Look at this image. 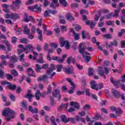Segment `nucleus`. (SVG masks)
<instances>
[{"mask_svg":"<svg viewBox=\"0 0 125 125\" xmlns=\"http://www.w3.org/2000/svg\"><path fill=\"white\" fill-rule=\"evenodd\" d=\"M51 122L52 123V125H56V122H55V119L54 117H51Z\"/></svg>","mask_w":125,"mask_h":125,"instance_id":"obj_57","label":"nucleus"},{"mask_svg":"<svg viewBox=\"0 0 125 125\" xmlns=\"http://www.w3.org/2000/svg\"><path fill=\"white\" fill-rule=\"evenodd\" d=\"M104 38L107 39V40H110L112 39V36L110 34H104L103 35Z\"/></svg>","mask_w":125,"mask_h":125,"instance_id":"obj_41","label":"nucleus"},{"mask_svg":"<svg viewBox=\"0 0 125 125\" xmlns=\"http://www.w3.org/2000/svg\"><path fill=\"white\" fill-rule=\"evenodd\" d=\"M112 95L116 98H120V92L114 89H112L111 90Z\"/></svg>","mask_w":125,"mask_h":125,"instance_id":"obj_11","label":"nucleus"},{"mask_svg":"<svg viewBox=\"0 0 125 125\" xmlns=\"http://www.w3.org/2000/svg\"><path fill=\"white\" fill-rule=\"evenodd\" d=\"M90 84L92 89L98 91V88H96L97 85H98V84L96 83L95 81H91L90 83Z\"/></svg>","mask_w":125,"mask_h":125,"instance_id":"obj_8","label":"nucleus"},{"mask_svg":"<svg viewBox=\"0 0 125 125\" xmlns=\"http://www.w3.org/2000/svg\"><path fill=\"white\" fill-rule=\"evenodd\" d=\"M61 29L62 32H66L67 31V26L62 25L61 26Z\"/></svg>","mask_w":125,"mask_h":125,"instance_id":"obj_51","label":"nucleus"},{"mask_svg":"<svg viewBox=\"0 0 125 125\" xmlns=\"http://www.w3.org/2000/svg\"><path fill=\"white\" fill-rule=\"evenodd\" d=\"M24 97L25 98H28L30 99V98H33V97H34V95H32V94H26L24 96Z\"/></svg>","mask_w":125,"mask_h":125,"instance_id":"obj_46","label":"nucleus"},{"mask_svg":"<svg viewBox=\"0 0 125 125\" xmlns=\"http://www.w3.org/2000/svg\"><path fill=\"white\" fill-rule=\"evenodd\" d=\"M40 58H41V60H37V63H40L41 64H42V63H44V62L43 61V54L42 53H40L39 55Z\"/></svg>","mask_w":125,"mask_h":125,"instance_id":"obj_20","label":"nucleus"},{"mask_svg":"<svg viewBox=\"0 0 125 125\" xmlns=\"http://www.w3.org/2000/svg\"><path fill=\"white\" fill-rule=\"evenodd\" d=\"M93 73H94V69L91 67L89 68V76H93Z\"/></svg>","mask_w":125,"mask_h":125,"instance_id":"obj_42","label":"nucleus"},{"mask_svg":"<svg viewBox=\"0 0 125 125\" xmlns=\"http://www.w3.org/2000/svg\"><path fill=\"white\" fill-rule=\"evenodd\" d=\"M9 97L12 101H15V96H14V95L10 94Z\"/></svg>","mask_w":125,"mask_h":125,"instance_id":"obj_55","label":"nucleus"},{"mask_svg":"<svg viewBox=\"0 0 125 125\" xmlns=\"http://www.w3.org/2000/svg\"><path fill=\"white\" fill-rule=\"evenodd\" d=\"M11 73L12 75L14 76V77H17V76H18V73L15 69H12L11 71Z\"/></svg>","mask_w":125,"mask_h":125,"instance_id":"obj_37","label":"nucleus"},{"mask_svg":"<svg viewBox=\"0 0 125 125\" xmlns=\"http://www.w3.org/2000/svg\"><path fill=\"white\" fill-rule=\"evenodd\" d=\"M61 109H67V108H68V104H62V105H61L60 106Z\"/></svg>","mask_w":125,"mask_h":125,"instance_id":"obj_56","label":"nucleus"},{"mask_svg":"<svg viewBox=\"0 0 125 125\" xmlns=\"http://www.w3.org/2000/svg\"><path fill=\"white\" fill-rule=\"evenodd\" d=\"M30 32L31 30L28 29V26H27V25H24L23 33H24L25 35H30Z\"/></svg>","mask_w":125,"mask_h":125,"instance_id":"obj_21","label":"nucleus"},{"mask_svg":"<svg viewBox=\"0 0 125 125\" xmlns=\"http://www.w3.org/2000/svg\"><path fill=\"white\" fill-rule=\"evenodd\" d=\"M5 77L7 78V80H13V77L9 74H6Z\"/></svg>","mask_w":125,"mask_h":125,"instance_id":"obj_52","label":"nucleus"},{"mask_svg":"<svg viewBox=\"0 0 125 125\" xmlns=\"http://www.w3.org/2000/svg\"><path fill=\"white\" fill-rule=\"evenodd\" d=\"M48 63H45V64H43L42 65V69H48Z\"/></svg>","mask_w":125,"mask_h":125,"instance_id":"obj_60","label":"nucleus"},{"mask_svg":"<svg viewBox=\"0 0 125 125\" xmlns=\"http://www.w3.org/2000/svg\"><path fill=\"white\" fill-rule=\"evenodd\" d=\"M42 66L41 67V65L39 64H35V71L37 72V73H40L41 70H42Z\"/></svg>","mask_w":125,"mask_h":125,"instance_id":"obj_25","label":"nucleus"},{"mask_svg":"<svg viewBox=\"0 0 125 125\" xmlns=\"http://www.w3.org/2000/svg\"><path fill=\"white\" fill-rule=\"evenodd\" d=\"M120 13V10H115L114 11V14L112 15V17H115V18H118L120 17L119 14Z\"/></svg>","mask_w":125,"mask_h":125,"instance_id":"obj_28","label":"nucleus"},{"mask_svg":"<svg viewBox=\"0 0 125 125\" xmlns=\"http://www.w3.org/2000/svg\"><path fill=\"white\" fill-rule=\"evenodd\" d=\"M25 51H28V50H31L33 51V45L32 44H28L26 46V47L24 49Z\"/></svg>","mask_w":125,"mask_h":125,"instance_id":"obj_26","label":"nucleus"},{"mask_svg":"<svg viewBox=\"0 0 125 125\" xmlns=\"http://www.w3.org/2000/svg\"><path fill=\"white\" fill-rule=\"evenodd\" d=\"M61 119L62 120V122L64 123L65 124H67L68 123V119H67V117L64 115H62L61 116Z\"/></svg>","mask_w":125,"mask_h":125,"instance_id":"obj_24","label":"nucleus"},{"mask_svg":"<svg viewBox=\"0 0 125 125\" xmlns=\"http://www.w3.org/2000/svg\"><path fill=\"white\" fill-rule=\"evenodd\" d=\"M57 71L58 72H61V70L63 68V66L62 65H57Z\"/></svg>","mask_w":125,"mask_h":125,"instance_id":"obj_54","label":"nucleus"},{"mask_svg":"<svg viewBox=\"0 0 125 125\" xmlns=\"http://www.w3.org/2000/svg\"><path fill=\"white\" fill-rule=\"evenodd\" d=\"M59 1L61 4L63 6H67V3L66 1V0H59Z\"/></svg>","mask_w":125,"mask_h":125,"instance_id":"obj_35","label":"nucleus"},{"mask_svg":"<svg viewBox=\"0 0 125 125\" xmlns=\"http://www.w3.org/2000/svg\"><path fill=\"white\" fill-rule=\"evenodd\" d=\"M63 71L66 74L70 75L74 74V67H73L72 66L68 65L67 67H64Z\"/></svg>","mask_w":125,"mask_h":125,"instance_id":"obj_4","label":"nucleus"},{"mask_svg":"<svg viewBox=\"0 0 125 125\" xmlns=\"http://www.w3.org/2000/svg\"><path fill=\"white\" fill-rule=\"evenodd\" d=\"M41 91L40 90H37V92L35 93V98L36 99H37V100H40V96H41Z\"/></svg>","mask_w":125,"mask_h":125,"instance_id":"obj_23","label":"nucleus"},{"mask_svg":"<svg viewBox=\"0 0 125 125\" xmlns=\"http://www.w3.org/2000/svg\"><path fill=\"white\" fill-rule=\"evenodd\" d=\"M55 70V66L53 64H51L50 65V67L48 68L46 71V74L42 75V76H40L38 79V82H42L43 81L44 83H48V76H50V79H52L53 78V76H55L56 73L55 72H53Z\"/></svg>","mask_w":125,"mask_h":125,"instance_id":"obj_1","label":"nucleus"},{"mask_svg":"<svg viewBox=\"0 0 125 125\" xmlns=\"http://www.w3.org/2000/svg\"><path fill=\"white\" fill-rule=\"evenodd\" d=\"M18 47H19V48H21V50H18V52H17L18 54H21V53L22 52H23L24 51H26V50H24V49H25V47H24L23 46V45L22 44H19L18 46Z\"/></svg>","mask_w":125,"mask_h":125,"instance_id":"obj_17","label":"nucleus"},{"mask_svg":"<svg viewBox=\"0 0 125 125\" xmlns=\"http://www.w3.org/2000/svg\"><path fill=\"white\" fill-rule=\"evenodd\" d=\"M67 57V55L64 54L62 55V59L60 58V60L59 61V63H63L64 62V59Z\"/></svg>","mask_w":125,"mask_h":125,"instance_id":"obj_36","label":"nucleus"},{"mask_svg":"<svg viewBox=\"0 0 125 125\" xmlns=\"http://www.w3.org/2000/svg\"><path fill=\"white\" fill-rule=\"evenodd\" d=\"M21 107L24 108L25 110H27L28 109V106H27L28 104H27V102H26V101H22L21 103Z\"/></svg>","mask_w":125,"mask_h":125,"instance_id":"obj_22","label":"nucleus"},{"mask_svg":"<svg viewBox=\"0 0 125 125\" xmlns=\"http://www.w3.org/2000/svg\"><path fill=\"white\" fill-rule=\"evenodd\" d=\"M2 115L5 117H10V118L6 119V121L9 122V121H11V119H13L15 117V112L10 108H5Z\"/></svg>","mask_w":125,"mask_h":125,"instance_id":"obj_2","label":"nucleus"},{"mask_svg":"<svg viewBox=\"0 0 125 125\" xmlns=\"http://www.w3.org/2000/svg\"><path fill=\"white\" fill-rule=\"evenodd\" d=\"M4 43H5V44L7 46L8 51H10V50H11L10 46H11V45L10 44H9V43L8 42H7V41L5 40L4 41Z\"/></svg>","mask_w":125,"mask_h":125,"instance_id":"obj_34","label":"nucleus"},{"mask_svg":"<svg viewBox=\"0 0 125 125\" xmlns=\"http://www.w3.org/2000/svg\"><path fill=\"white\" fill-rule=\"evenodd\" d=\"M60 43H61V46L62 47H64L65 45V43L66 42V41L64 40V38L61 37L60 38Z\"/></svg>","mask_w":125,"mask_h":125,"instance_id":"obj_30","label":"nucleus"},{"mask_svg":"<svg viewBox=\"0 0 125 125\" xmlns=\"http://www.w3.org/2000/svg\"><path fill=\"white\" fill-rule=\"evenodd\" d=\"M26 72L28 73L29 77H36V74H35V72L34 71V70H33V68L31 67L28 68Z\"/></svg>","mask_w":125,"mask_h":125,"instance_id":"obj_9","label":"nucleus"},{"mask_svg":"<svg viewBox=\"0 0 125 125\" xmlns=\"http://www.w3.org/2000/svg\"><path fill=\"white\" fill-rule=\"evenodd\" d=\"M75 118L76 122H80V121H81L82 123L85 122V120L84 119V118H83V117H80L79 116V115H76L75 116Z\"/></svg>","mask_w":125,"mask_h":125,"instance_id":"obj_19","label":"nucleus"},{"mask_svg":"<svg viewBox=\"0 0 125 125\" xmlns=\"http://www.w3.org/2000/svg\"><path fill=\"white\" fill-rule=\"evenodd\" d=\"M45 34H46V35L47 36H51V35H52V34H53V32H52V31H48V30H47L45 32Z\"/></svg>","mask_w":125,"mask_h":125,"instance_id":"obj_63","label":"nucleus"},{"mask_svg":"<svg viewBox=\"0 0 125 125\" xmlns=\"http://www.w3.org/2000/svg\"><path fill=\"white\" fill-rule=\"evenodd\" d=\"M52 3L50 5V7H53V8H56L59 6V3H58V0H52Z\"/></svg>","mask_w":125,"mask_h":125,"instance_id":"obj_10","label":"nucleus"},{"mask_svg":"<svg viewBox=\"0 0 125 125\" xmlns=\"http://www.w3.org/2000/svg\"><path fill=\"white\" fill-rule=\"evenodd\" d=\"M34 10L36 12H41L42 11V8L40 7H39L38 5H36L34 6Z\"/></svg>","mask_w":125,"mask_h":125,"instance_id":"obj_31","label":"nucleus"},{"mask_svg":"<svg viewBox=\"0 0 125 125\" xmlns=\"http://www.w3.org/2000/svg\"><path fill=\"white\" fill-rule=\"evenodd\" d=\"M82 38L83 40L86 38V36H85V31L84 30H83L82 32Z\"/></svg>","mask_w":125,"mask_h":125,"instance_id":"obj_62","label":"nucleus"},{"mask_svg":"<svg viewBox=\"0 0 125 125\" xmlns=\"http://www.w3.org/2000/svg\"><path fill=\"white\" fill-rule=\"evenodd\" d=\"M66 17L68 21H74L75 20V18L72 16V14L70 13H68L66 15Z\"/></svg>","mask_w":125,"mask_h":125,"instance_id":"obj_16","label":"nucleus"},{"mask_svg":"<svg viewBox=\"0 0 125 125\" xmlns=\"http://www.w3.org/2000/svg\"><path fill=\"white\" fill-rule=\"evenodd\" d=\"M110 44L111 45H114V46H117L118 45V41L116 40H115L113 42H111Z\"/></svg>","mask_w":125,"mask_h":125,"instance_id":"obj_53","label":"nucleus"},{"mask_svg":"<svg viewBox=\"0 0 125 125\" xmlns=\"http://www.w3.org/2000/svg\"><path fill=\"white\" fill-rule=\"evenodd\" d=\"M98 73L99 76H100L101 77H103L104 79H106V76H105V74H104V70H103V68L102 67H99Z\"/></svg>","mask_w":125,"mask_h":125,"instance_id":"obj_7","label":"nucleus"},{"mask_svg":"<svg viewBox=\"0 0 125 125\" xmlns=\"http://www.w3.org/2000/svg\"><path fill=\"white\" fill-rule=\"evenodd\" d=\"M124 31H125L124 30V29H122L121 30V32H118V35L119 38L122 37L123 36V34H124Z\"/></svg>","mask_w":125,"mask_h":125,"instance_id":"obj_59","label":"nucleus"},{"mask_svg":"<svg viewBox=\"0 0 125 125\" xmlns=\"http://www.w3.org/2000/svg\"><path fill=\"white\" fill-rule=\"evenodd\" d=\"M90 59H91V57H90V56H86L85 62H86V63H88V62H89V61H90Z\"/></svg>","mask_w":125,"mask_h":125,"instance_id":"obj_61","label":"nucleus"},{"mask_svg":"<svg viewBox=\"0 0 125 125\" xmlns=\"http://www.w3.org/2000/svg\"><path fill=\"white\" fill-rule=\"evenodd\" d=\"M0 83L1 84V85H5V84H10V83L8 82L7 81H1Z\"/></svg>","mask_w":125,"mask_h":125,"instance_id":"obj_50","label":"nucleus"},{"mask_svg":"<svg viewBox=\"0 0 125 125\" xmlns=\"http://www.w3.org/2000/svg\"><path fill=\"white\" fill-rule=\"evenodd\" d=\"M78 48L79 49V51L80 54L82 55L83 57L84 58V54L86 55L90 56V53H88V52H85L84 50H85L86 48V46L83 44V43H81L79 44V46L78 47Z\"/></svg>","mask_w":125,"mask_h":125,"instance_id":"obj_3","label":"nucleus"},{"mask_svg":"<svg viewBox=\"0 0 125 125\" xmlns=\"http://www.w3.org/2000/svg\"><path fill=\"white\" fill-rule=\"evenodd\" d=\"M5 17L7 19H17L19 17V15L15 13H12L10 15L7 14L5 15Z\"/></svg>","mask_w":125,"mask_h":125,"instance_id":"obj_5","label":"nucleus"},{"mask_svg":"<svg viewBox=\"0 0 125 125\" xmlns=\"http://www.w3.org/2000/svg\"><path fill=\"white\" fill-rule=\"evenodd\" d=\"M50 46H51V47H54V48H57L59 46V45L56 43H50Z\"/></svg>","mask_w":125,"mask_h":125,"instance_id":"obj_43","label":"nucleus"},{"mask_svg":"<svg viewBox=\"0 0 125 125\" xmlns=\"http://www.w3.org/2000/svg\"><path fill=\"white\" fill-rule=\"evenodd\" d=\"M0 58L1 60H4V59H9V55L8 54L6 55V56L5 55H1L0 56Z\"/></svg>","mask_w":125,"mask_h":125,"instance_id":"obj_45","label":"nucleus"},{"mask_svg":"<svg viewBox=\"0 0 125 125\" xmlns=\"http://www.w3.org/2000/svg\"><path fill=\"white\" fill-rule=\"evenodd\" d=\"M17 57L16 55L12 56L10 58V60L12 63H16L17 62Z\"/></svg>","mask_w":125,"mask_h":125,"instance_id":"obj_29","label":"nucleus"},{"mask_svg":"<svg viewBox=\"0 0 125 125\" xmlns=\"http://www.w3.org/2000/svg\"><path fill=\"white\" fill-rule=\"evenodd\" d=\"M7 87L10 90H15L17 86L15 84H12L11 83H10V84L7 85Z\"/></svg>","mask_w":125,"mask_h":125,"instance_id":"obj_18","label":"nucleus"},{"mask_svg":"<svg viewBox=\"0 0 125 125\" xmlns=\"http://www.w3.org/2000/svg\"><path fill=\"white\" fill-rule=\"evenodd\" d=\"M73 35L75 37L74 39L76 41H78V40H80V34H78V33H76Z\"/></svg>","mask_w":125,"mask_h":125,"instance_id":"obj_47","label":"nucleus"},{"mask_svg":"<svg viewBox=\"0 0 125 125\" xmlns=\"http://www.w3.org/2000/svg\"><path fill=\"white\" fill-rule=\"evenodd\" d=\"M86 23L87 25H89L91 29H94V27H95V25H96V22H94L92 21H87Z\"/></svg>","mask_w":125,"mask_h":125,"instance_id":"obj_14","label":"nucleus"},{"mask_svg":"<svg viewBox=\"0 0 125 125\" xmlns=\"http://www.w3.org/2000/svg\"><path fill=\"white\" fill-rule=\"evenodd\" d=\"M60 22L62 24H66V21L65 20V19H64V17H60Z\"/></svg>","mask_w":125,"mask_h":125,"instance_id":"obj_44","label":"nucleus"},{"mask_svg":"<svg viewBox=\"0 0 125 125\" xmlns=\"http://www.w3.org/2000/svg\"><path fill=\"white\" fill-rule=\"evenodd\" d=\"M52 60H53L54 61H58V62H59V60H60V57H52Z\"/></svg>","mask_w":125,"mask_h":125,"instance_id":"obj_48","label":"nucleus"},{"mask_svg":"<svg viewBox=\"0 0 125 125\" xmlns=\"http://www.w3.org/2000/svg\"><path fill=\"white\" fill-rule=\"evenodd\" d=\"M49 11H48V9L47 10L45 11L44 13V17H48L49 16Z\"/></svg>","mask_w":125,"mask_h":125,"instance_id":"obj_58","label":"nucleus"},{"mask_svg":"<svg viewBox=\"0 0 125 125\" xmlns=\"http://www.w3.org/2000/svg\"><path fill=\"white\" fill-rule=\"evenodd\" d=\"M36 31L39 35L38 38L40 41H42V31L40 28H37Z\"/></svg>","mask_w":125,"mask_h":125,"instance_id":"obj_15","label":"nucleus"},{"mask_svg":"<svg viewBox=\"0 0 125 125\" xmlns=\"http://www.w3.org/2000/svg\"><path fill=\"white\" fill-rule=\"evenodd\" d=\"M53 97L55 98H59L58 100L59 101V99L61 98V96L60 95V90L59 89H56L54 90V92H53Z\"/></svg>","mask_w":125,"mask_h":125,"instance_id":"obj_6","label":"nucleus"},{"mask_svg":"<svg viewBox=\"0 0 125 125\" xmlns=\"http://www.w3.org/2000/svg\"><path fill=\"white\" fill-rule=\"evenodd\" d=\"M113 2L111 4V5L112 6V7H114V8H116V7H117V4L116 3V2H117V1H120V0H112Z\"/></svg>","mask_w":125,"mask_h":125,"instance_id":"obj_40","label":"nucleus"},{"mask_svg":"<svg viewBox=\"0 0 125 125\" xmlns=\"http://www.w3.org/2000/svg\"><path fill=\"white\" fill-rule=\"evenodd\" d=\"M121 48H125V42L124 41H122L121 42Z\"/></svg>","mask_w":125,"mask_h":125,"instance_id":"obj_64","label":"nucleus"},{"mask_svg":"<svg viewBox=\"0 0 125 125\" xmlns=\"http://www.w3.org/2000/svg\"><path fill=\"white\" fill-rule=\"evenodd\" d=\"M13 3L16 7H19V5H20V3H21V0H16L13 2Z\"/></svg>","mask_w":125,"mask_h":125,"instance_id":"obj_27","label":"nucleus"},{"mask_svg":"<svg viewBox=\"0 0 125 125\" xmlns=\"http://www.w3.org/2000/svg\"><path fill=\"white\" fill-rule=\"evenodd\" d=\"M116 114L117 117H119L120 115H122V114H123V111L122 110L121 108L119 107L118 108V110L116 111Z\"/></svg>","mask_w":125,"mask_h":125,"instance_id":"obj_32","label":"nucleus"},{"mask_svg":"<svg viewBox=\"0 0 125 125\" xmlns=\"http://www.w3.org/2000/svg\"><path fill=\"white\" fill-rule=\"evenodd\" d=\"M121 21L123 25L125 24V14H124L123 16L121 17Z\"/></svg>","mask_w":125,"mask_h":125,"instance_id":"obj_39","label":"nucleus"},{"mask_svg":"<svg viewBox=\"0 0 125 125\" xmlns=\"http://www.w3.org/2000/svg\"><path fill=\"white\" fill-rule=\"evenodd\" d=\"M29 21H30L29 17L28 16L27 13H25L24 16V21L28 23Z\"/></svg>","mask_w":125,"mask_h":125,"instance_id":"obj_33","label":"nucleus"},{"mask_svg":"<svg viewBox=\"0 0 125 125\" xmlns=\"http://www.w3.org/2000/svg\"><path fill=\"white\" fill-rule=\"evenodd\" d=\"M110 81H111V83H112L113 84H114V85L116 86V87H117V88H118V87H120V82H121V81H114V80L113 79V78H111Z\"/></svg>","mask_w":125,"mask_h":125,"instance_id":"obj_12","label":"nucleus"},{"mask_svg":"<svg viewBox=\"0 0 125 125\" xmlns=\"http://www.w3.org/2000/svg\"><path fill=\"white\" fill-rule=\"evenodd\" d=\"M21 42H22V43H28V39H25V38H22L20 40Z\"/></svg>","mask_w":125,"mask_h":125,"instance_id":"obj_49","label":"nucleus"},{"mask_svg":"<svg viewBox=\"0 0 125 125\" xmlns=\"http://www.w3.org/2000/svg\"><path fill=\"white\" fill-rule=\"evenodd\" d=\"M70 122L72 124H76V119L74 118H67V123Z\"/></svg>","mask_w":125,"mask_h":125,"instance_id":"obj_38","label":"nucleus"},{"mask_svg":"<svg viewBox=\"0 0 125 125\" xmlns=\"http://www.w3.org/2000/svg\"><path fill=\"white\" fill-rule=\"evenodd\" d=\"M70 105L71 106H74L75 108H76V109H78V110H80V104L78 102H70Z\"/></svg>","mask_w":125,"mask_h":125,"instance_id":"obj_13","label":"nucleus"}]
</instances>
